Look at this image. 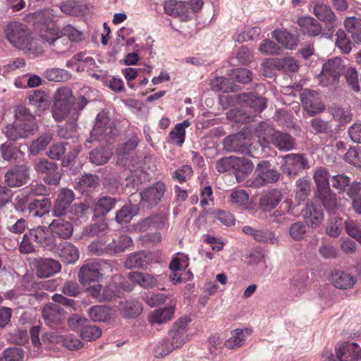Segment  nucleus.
<instances>
[{
  "mask_svg": "<svg viewBox=\"0 0 361 361\" xmlns=\"http://www.w3.org/2000/svg\"><path fill=\"white\" fill-rule=\"evenodd\" d=\"M50 12L48 9L36 11L33 14V18L35 23L42 25L39 30V37L50 45L53 47V51L56 53L64 51L61 44L67 47V39H61V33L60 29L53 22Z\"/></svg>",
  "mask_w": 361,
  "mask_h": 361,
  "instance_id": "f257e3e1",
  "label": "nucleus"
},
{
  "mask_svg": "<svg viewBox=\"0 0 361 361\" xmlns=\"http://www.w3.org/2000/svg\"><path fill=\"white\" fill-rule=\"evenodd\" d=\"M6 37L15 47L32 51V38L27 27L19 22H12L5 28Z\"/></svg>",
  "mask_w": 361,
  "mask_h": 361,
  "instance_id": "f03ea898",
  "label": "nucleus"
},
{
  "mask_svg": "<svg viewBox=\"0 0 361 361\" xmlns=\"http://www.w3.org/2000/svg\"><path fill=\"white\" fill-rule=\"evenodd\" d=\"M259 137L272 143L281 151H289L294 149L295 139L286 133L275 131L266 123H261L257 130Z\"/></svg>",
  "mask_w": 361,
  "mask_h": 361,
  "instance_id": "7ed1b4c3",
  "label": "nucleus"
},
{
  "mask_svg": "<svg viewBox=\"0 0 361 361\" xmlns=\"http://www.w3.org/2000/svg\"><path fill=\"white\" fill-rule=\"evenodd\" d=\"M109 117L104 111L99 112L95 120L94 126L91 131L90 137L87 141L91 142L97 140H105L111 142L117 135L118 130L109 124Z\"/></svg>",
  "mask_w": 361,
  "mask_h": 361,
  "instance_id": "20e7f679",
  "label": "nucleus"
},
{
  "mask_svg": "<svg viewBox=\"0 0 361 361\" xmlns=\"http://www.w3.org/2000/svg\"><path fill=\"white\" fill-rule=\"evenodd\" d=\"M312 13L324 24L323 35L331 37L339 23L331 8L324 3L317 1L312 7Z\"/></svg>",
  "mask_w": 361,
  "mask_h": 361,
  "instance_id": "39448f33",
  "label": "nucleus"
},
{
  "mask_svg": "<svg viewBox=\"0 0 361 361\" xmlns=\"http://www.w3.org/2000/svg\"><path fill=\"white\" fill-rule=\"evenodd\" d=\"M255 173L257 174L256 176L249 181V185L255 188L277 182L281 175L276 169L271 167L269 161L259 162Z\"/></svg>",
  "mask_w": 361,
  "mask_h": 361,
  "instance_id": "423d86ee",
  "label": "nucleus"
},
{
  "mask_svg": "<svg viewBox=\"0 0 361 361\" xmlns=\"http://www.w3.org/2000/svg\"><path fill=\"white\" fill-rule=\"evenodd\" d=\"M345 65L341 59L335 57L329 59L322 67V71L319 75V82L323 86L334 85L339 80L341 73L343 71Z\"/></svg>",
  "mask_w": 361,
  "mask_h": 361,
  "instance_id": "0eeeda50",
  "label": "nucleus"
},
{
  "mask_svg": "<svg viewBox=\"0 0 361 361\" xmlns=\"http://www.w3.org/2000/svg\"><path fill=\"white\" fill-rule=\"evenodd\" d=\"M165 192L166 185L163 182L154 183L140 192L141 207L147 209L155 207L161 202Z\"/></svg>",
  "mask_w": 361,
  "mask_h": 361,
  "instance_id": "6e6552de",
  "label": "nucleus"
},
{
  "mask_svg": "<svg viewBox=\"0 0 361 361\" xmlns=\"http://www.w3.org/2000/svg\"><path fill=\"white\" fill-rule=\"evenodd\" d=\"M37 130V125L23 124L15 121L12 124L7 125L4 128L3 133L8 140L16 141L33 135Z\"/></svg>",
  "mask_w": 361,
  "mask_h": 361,
  "instance_id": "1a4fd4ad",
  "label": "nucleus"
},
{
  "mask_svg": "<svg viewBox=\"0 0 361 361\" xmlns=\"http://www.w3.org/2000/svg\"><path fill=\"white\" fill-rule=\"evenodd\" d=\"M32 264L38 278H49L61 270V263L53 258H34Z\"/></svg>",
  "mask_w": 361,
  "mask_h": 361,
  "instance_id": "9d476101",
  "label": "nucleus"
},
{
  "mask_svg": "<svg viewBox=\"0 0 361 361\" xmlns=\"http://www.w3.org/2000/svg\"><path fill=\"white\" fill-rule=\"evenodd\" d=\"M190 322V319L187 317L180 318L169 331L167 338L176 349L180 348L189 340L188 326Z\"/></svg>",
  "mask_w": 361,
  "mask_h": 361,
  "instance_id": "9b49d317",
  "label": "nucleus"
},
{
  "mask_svg": "<svg viewBox=\"0 0 361 361\" xmlns=\"http://www.w3.org/2000/svg\"><path fill=\"white\" fill-rule=\"evenodd\" d=\"M35 169L39 173L46 174L44 180L48 185L59 184L61 174L58 171V165L56 163L49 161L45 158H39L35 164Z\"/></svg>",
  "mask_w": 361,
  "mask_h": 361,
  "instance_id": "f8f14e48",
  "label": "nucleus"
},
{
  "mask_svg": "<svg viewBox=\"0 0 361 361\" xmlns=\"http://www.w3.org/2000/svg\"><path fill=\"white\" fill-rule=\"evenodd\" d=\"M102 262L92 261L83 264L78 274L79 282L85 286L91 282L97 281L102 278Z\"/></svg>",
  "mask_w": 361,
  "mask_h": 361,
  "instance_id": "ddd939ff",
  "label": "nucleus"
},
{
  "mask_svg": "<svg viewBox=\"0 0 361 361\" xmlns=\"http://www.w3.org/2000/svg\"><path fill=\"white\" fill-rule=\"evenodd\" d=\"M250 140L243 133H238L226 137L224 140V149L230 152L250 154Z\"/></svg>",
  "mask_w": 361,
  "mask_h": 361,
  "instance_id": "4468645a",
  "label": "nucleus"
},
{
  "mask_svg": "<svg viewBox=\"0 0 361 361\" xmlns=\"http://www.w3.org/2000/svg\"><path fill=\"white\" fill-rule=\"evenodd\" d=\"M283 171L289 176H295L302 170L310 168L308 160L300 154H290L284 157Z\"/></svg>",
  "mask_w": 361,
  "mask_h": 361,
  "instance_id": "2eb2a0df",
  "label": "nucleus"
},
{
  "mask_svg": "<svg viewBox=\"0 0 361 361\" xmlns=\"http://www.w3.org/2000/svg\"><path fill=\"white\" fill-rule=\"evenodd\" d=\"M314 196L330 215L334 214L340 207L339 199L331 188L314 190Z\"/></svg>",
  "mask_w": 361,
  "mask_h": 361,
  "instance_id": "dca6fc26",
  "label": "nucleus"
},
{
  "mask_svg": "<svg viewBox=\"0 0 361 361\" xmlns=\"http://www.w3.org/2000/svg\"><path fill=\"white\" fill-rule=\"evenodd\" d=\"M301 102L305 110L310 116L324 110V105L315 91L305 90L301 95Z\"/></svg>",
  "mask_w": 361,
  "mask_h": 361,
  "instance_id": "f3484780",
  "label": "nucleus"
},
{
  "mask_svg": "<svg viewBox=\"0 0 361 361\" xmlns=\"http://www.w3.org/2000/svg\"><path fill=\"white\" fill-rule=\"evenodd\" d=\"M29 178V169L24 165L9 169L4 175V180L9 187H20L25 184Z\"/></svg>",
  "mask_w": 361,
  "mask_h": 361,
  "instance_id": "a211bd4d",
  "label": "nucleus"
},
{
  "mask_svg": "<svg viewBox=\"0 0 361 361\" xmlns=\"http://www.w3.org/2000/svg\"><path fill=\"white\" fill-rule=\"evenodd\" d=\"M340 361H357L361 359V348L355 343L343 342L336 348Z\"/></svg>",
  "mask_w": 361,
  "mask_h": 361,
  "instance_id": "6ab92c4d",
  "label": "nucleus"
},
{
  "mask_svg": "<svg viewBox=\"0 0 361 361\" xmlns=\"http://www.w3.org/2000/svg\"><path fill=\"white\" fill-rule=\"evenodd\" d=\"M303 219L307 226L316 228L323 221V210L320 206L314 204L312 202H308L303 210Z\"/></svg>",
  "mask_w": 361,
  "mask_h": 361,
  "instance_id": "aec40b11",
  "label": "nucleus"
},
{
  "mask_svg": "<svg viewBox=\"0 0 361 361\" xmlns=\"http://www.w3.org/2000/svg\"><path fill=\"white\" fill-rule=\"evenodd\" d=\"M28 233L36 243L44 247L51 249L56 245L55 237L49 228L39 226L30 229Z\"/></svg>",
  "mask_w": 361,
  "mask_h": 361,
  "instance_id": "412c9836",
  "label": "nucleus"
},
{
  "mask_svg": "<svg viewBox=\"0 0 361 361\" xmlns=\"http://www.w3.org/2000/svg\"><path fill=\"white\" fill-rule=\"evenodd\" d=\"M42 317L47 325L56 326L64 317L63 309L59 304L49 303L42 310Z\"/></svg>",
  "mask_w": 361,
  "mask_h": 361,
  "instance_id": "4be33fe9",
  "label": "nucleus"
},
{
  "mask_svg": "<svg viewBox=\"0 0 361 361\" xmlns=\"http://www.w3.org/2000/svg\"><path fill=\"white\" fill-rule=\"evenodd\" d=\"M74 198L75 195L72 190L63 188L59 193L55 202L53 209L54 215L56 216L63 215L74 200Z\"/></svg>",
  "mask_w": 361,
  "mask_h": 361,
  "instance_id": "5701e85b",
  "label": "nucleus"
},
{
  "mask_svg": "<svg viewBox=\"0 0 361 361\" xmlns=\"http://www.w3.org/2000/svg\"><path fill=\"white\" fill-rule=\"evenodd\" d=\"M51 233L63 239L69 238L73 232V225L70 219L59 217L54 219L49 226Z\"/></svg>",
  "mask_w": 361,
  "mask_h": 361,
  "instance_id": "b1692460",
  "label": "nucleus"
},
{
  "mask_svg": "<svg viewBox=\"0 0 361 361\" xmlns=\"http://www.w3.org/2000/svg\"><path fill=\"white\" fill-rule=\"evenodd\" d=\"M298 25L304 35L310 37H316L322 32L321 24L314 18L302 16L298 19Z\"/></svg>",
  "mask_w": 361,
  "mask_h": 361,
  "instance_id": "393cba45",
  "label": "nucleus"
},
{
  "mask_svg": "<svg viewBox=\"0 0 361 361\" xmlns=\"http://www.w3.org/2000/svg\"><path fill=\"white\" fill-rule=\"evenodd\" d=\"M283 195L278 190H271L264 193L259 202V208L264 212H269L276 208L282 200Z\"/></svg>",
  "mask_w": 361,
  "mask_h": 361,
  "instance_id": "a878e982",
  "label": "nucleus"
},
{
  "mask_svg": "<svg viewBox=\"0 0 361 361\" xmlns=\"http://www.w3.org/2000/svg\"><path fill=\"white\" fill-rule=\"evenodd\" d=\"M133 245V240L127 235H121L106 245L108 255H117L124 252Z\"/></svg>",
  "mask_w": 361,
  "mask_h": 361,
  "instance_id": "bb28decb",
  "label": "nucleus"
},
{
  "mask_svg": "<svg viewBox=\"0 0 361 361\" xmlns=\"http://www.w3.org/2000/svg\"><path fill=\"white\" fill-rule=\"evenodd\" d=\"M243 232L252 236L259 243H274L276 238L274 233L269 230H257L251 226H245L243 228Z\"/></svg>",
  "mask_w": 361,
  "mask_h": 361,
  "instance_id": "cd10ccee",
  "label": "nucleus"
},
{
  "mask_svg": "<svg viewBox=\"0 0 361 361\" xmlns=\"http://www.w3.org/2000/svg\"><path fill=\"white\" fill-rule=\"evenodd\" d=\"M164 11L169 16L186 19L188 4L176 0H167L164 4Z\"/></svg>",
  "mask_w": 361,
  "mask_h": 361,
  "instance_id": "c85d7f7f",
  "label": "nucleus"
},
{
  "mask_svg": "<svg viewBox=\"0 0 361 361\" xmlns=\"http://www.w3.org/2000/svg\"><path fill=\"white\" fill-rule=\"evenodd\" d=\"M167 218L162 213L153 214L146 217L137 224V228L142 231H147L149 228H160L164 226Z\"/></svg>",
  "mask_w": 361,
  "mask_h": 361,
  "instance_id": "c756f323",
  "label": "nucleus"
},
{
  "mask_svg": "<svg viewBox=\"0 0 361 361\" xmlns=\"http://www.w3.org/2000/svg\"><path fill=\"white\" fill-rule=\"evenodd\" d=\"M128 279L144 288H152L158 284L157 279L147 273L133 271L128 274Z\"/></svg>",
  "mask_w": 361,
  "mask_h": 361,
  "instance_id": "7c9ffc66",
  "label": "nucleus"
},
{
  "mask_svg": "<svg viewBox=\"0 0 361 361\" xmlns=\"http://www.w3.org/2000/svg\"><path fill=\"white\" fill-rule=\"evenodd\" d=\"M272 37L284 48L295 49L298 46V40L290 32L286 30H275L271 33Z\"/></svg>",
  "mask_w": 361,
  "mask_h": 361,
  "instance_id": "2f4dec72",
  "label": "nucleus"
},
{
  "mask_svg": "<svg viewBox=\"0 0 361 361\" xmlns=\"http://www.w3.org/2000/svg\"><path fill=\"white\" fill-rule=\"evenodd\" d=\"M250 334L247 329H237L231 332V336L224 342V345L228 349H237L241 347L245 338Z\"/></svg>",
  "mask_w": 361,
  "mask_h": 361,
  "instance_id": "473e14b6",
  "label": "nucleus"
},
{
  "mask_svg": "<svg viewBox=\"0 0 361 361\" xmlns=\"http://www.w3.org/2000/svg\"><path fill=\"white\" fill-rule=\"evenodd\" d=\"M51 207V201L47 197L35 200L28 205L29 214L34 217H42L47 214Z\"/></svg>",
  "mask_w": 361,
  "mask_h": 361,
  "instance_id": "72a5a7b5",
  "label": "nucleus"
},
{
  "mask_svg": "<svg viewBox=\"0 0 361 361\" xmlns=\"http://www.w3.org/2000/svg\"><path fill=\"white\" fill-rule=\"evenodd\" d=\"M313 180L315 184V190L329 188V173L325 167H317L313 172Z\"/></svg>",
  "mask_w": 361,
  "mask_h": 361,
  "instance_id": "f704fd0d",
  "label": "nucleus"
},
{
  "mask_svg": "<svg viewBox=\"0 0 361 361\" xmlns=\"http://www.w3.org/2000/svg\"><path fill=\"white\" fill-rule=\"evenodd\" d=\"M356 282V279L345 272H336L332 276V283L340 289L351 288Z\"/></svg>",
  "mask_w": 361,
  "mask_h": 361,
  "instance_id": "c9c22d12",
  "label": "nucleus"
},
{
  "mask_svg": "<svg viewBox=\"0 0 361 361\" xmlns=\"http://www.w3.org/2000/svg\"><path fill=\"white\" fill-rule=\"evenodd\" d=\"M138 142L139 138L137 136H133L126 142L120 145L116 149V164H121L123 161L125 156L134 150L137 147Z\"/></svg>",
  "mask_w": 361,
  "mask_h": 361,
  "instance_id": "e433bc0d",
  "label": "nucleus"
},
{
  "mask_svg": "<svg viewBox=\"0 0 361 361\" xmlns=\"http://www.w3.org/2000/svg\"><path fill=\"white\" fill-rule=\"evenodd\" d=\"M59 256L65 263L72 264L78 259L79 252L73 244L66 242L62 245Z\"/></svg>",
  "mask_w": 361,
  "mask_h": 361,
  "instance_id": "4c0bfd02",
  "label": "nucleus"
},
{
  "mask_svg": "<svg viewBox=\"0 0 361 361\" xmlns=\"http://www.w3.org/2000/svg\"><path fill=\"white\" fill-rule=\"evenodd\" d=\"M123 315L128 318L139 316L142 312V305L137 300H126L120 305Z\"/></svg>",
  "mask_w": 361,
  "mask_h": 361,
  "instance_id": "58836bf2",
  "label": "nucleus"
},
{
  "mask_svg": "<svg viewBox=\"0 0 361 361\" xmlns=\"http://www.w3.org/2000/svg\"><path fill=\"white\" fill-rule=\"evenodd\" d=\"M116 204V200L111 197H102L94 204V212L96 215L104 216L109 212Z\"/></svg>",
  "mask_w": 361,
  "mask_h": 361,
  "instance_id": "ea45409f",
  "label": "nucleus"
},
{
  "mask_svg": "<svg viewBox=\"0 0 361 361\" xmlns=\"http://www.w3.org/2000/svg\"><path fill=\"white\" fill-rule=\"evenodd\" d=\"M174 306L158 309L151 314L149 321L151 323L161 324L166 322L172 318L174 314Z\"/></svg>",
  "mask_w": 361,
  "mask_h": 361,
  "instance_id": "a19ab883",
  "label": "nucleus"
},
{
  "mask_svg": "<svg viewBox=\"0 0 361 361\" xmlns=\"http://www.w3.org/2000/svg\"><path fill=\"white\" fill-rule=\"evenodd\" d=\"M99 185V178L97 176L93 174H85L80 179L78 187L80 190L84 192H92Z\"/></svg>",
  "mask_w": 361,
  "mask_h": 361,
  "instance_id": "79ce46f5",
  "label": "nucleus"
},
{
  "mask_svg": "<svg viewBox=\"0 0 361 361\" xmlns=\"http://www.w3.org/2000/svg\"><path fill=\"white\" fill-rule=\"evenodd\" d=\"M295 197L300 202H304L310 195L311 182L305 178H299L295 183Z\"/></svg>",
  "mask_w": 361,
  "mask_h": 361,
  "instance_id": "37998d69",
  "label": "nucleus"
},
{
  "mask_svg": "<svg viewBox=\"0 0 361 361\" xmlns=\"http://www.w3.org/2000/svg\"><path fill=\"white\" fill-rule=\"evenodd\" d=\"M30 104L39 109H45L48 104L49 95L43 90H34L28 95Z\"/></svg>",
  "mask_w": 361,
  "mask_h": 361,
  "instance_id": "c03bdc74",
  "label": "nucleus"
},
{
  "mask_svg": "<svg viewBox=\"0 0 361 361\" xmlns=\"http://www.w3.org/2000/svg\"><path fill=\"white\" fill-rule=\"evenodd\" d=\"M147 263V255L141 251L130 254L125 262V267L130 269L141 268Z\"/></svg>",
  "mask_w": 361,
  "mask_h": 361,
  "instance_id": "a18cd8bd",
  "label": "nucleus"
},
{
  "mask_svg": "<svg viewBox=\"0 0 361 361\" xmlns=\"http://www.w3.org/2000/svg\"><path fill=\"white\" fill-rule=\"evenodd\" d=\"M52 140V135L50 133H45L33 140L30 146V152L33 155L38 154L44 150Z\"/></svg>",
  "mask_w": 361,
  "mask_h": 361,
  "instance_id": "49530a36",
  "label": "nucleus"
},
{
  "mask_svg": "<svg viewBox=\"0 0 361 361\" xmlns=\"http://www.w3.org/2000/svg\"><path fill=\"white\" fill-rule=\"evenodd\" d=\"M44 77L49 81L65 82L71 80L72 75L62 68H50L44 72Z\"/></svg>",
  "mask_w": 361,
  "mask_h": 361,
  "instance_id": "de8ad7c7",
  "label": "nucleus"
},
{
  "mask_svg": "<svg viewBox=\"0 0 361 361\" xmlns=\"http://www.w3.org/2000/svg\"><path fill=\"white\" fill-rule=\"evenodd\" d=\"M88 314L94 322H106L111 317L110 310L103 305H94L90 307Z\"/></svg>",
  "mask_w": 361,
  "mask_h": 361,
  "instance_id": "09e8293b",
  "label": "nucleus"
},
{
  "mask_svg": "<svg viewBox=\"0 0 361 361\" xmlns=\"http://www.w3.org/2000/svg\"><path fill=\"white\" fill-rule=\"evenodd\" d=\"M80 337L86 341H92L102 335V329L92 324H85L80 329Z\"/></svg>",
  "mask_w": 361,
  "mask_h": 361,
  "instance_id": "8fccbe9b",
  "label": "nucleus"
},
{
  "mask_svg": "<svg viewBox=\"0 0 361 361\" xmlns=\"http://www.w3.org/2000/svg\"><path fill=\"white\" fill-rule=\"evenodd\" d=\"M111 153L105 148H97L90 153V160L95 165L106 164L111 158Z\"/></svg>",
  "mask_w": 361,
  "mask_h": 361,
  "instance_id": "3c124183",
  "label": "nucleus"
},
{
  "mask_svg": "<svg viewBox=\"0 0 361 361\" xmlns=\"http://www.w3.org/2000/svg\"><path fill=\"white\" fill-rule=\"evenodd\" d=\"M211 87L216 92H228L235 90V85L224 77H218L212 80Z\"/></svg>",
  "mask_w": 361,
  "mask_h": 361,
  "instance_id": "603ef678",
  "label": "nucleus"
},
{
  "mask_svg": "<svg viewBox=\"0 0 361 361\" xmlns=\"http://www.w3.org/2000/svg\"><path fill=\"white\" fill-rule=\"evenodd\" d=\"M227 118L236 123H249L253 119V115L243 109H233L227 113Z\"/></svg>",
  "mask_w": 361,
  "mask_h": 361,
  "instance_id": "864d4df0",
  "label": "nucleus"
},
{
  "mask_svg": "<svg viewBox=\"0 0 361 361\" xmlns=\"http://www.w3.org/2000/svg\"><path fill=\"white\" fill-rule=\"evenodd\" d=\"M307 234V226L302 221H298L292 224L289 228V235L295 241L304 240Z\"/></svg>",
  "mask_w": 361,
  "mask_h": 361,
  "instance_id": "5fc2aeb1",
  "label": "nucleus"
},
{
  "mask_svg": "<svg viewBox=\"0 0 361 361\" xmlns=\"http://www.w3.org/2000/svg\"><path fill=\"white\" fill-rule=\"evenodd\" d=\"M16 122H20L23 124L37 125L35 116L30 112V110L24 106H18L15 110Z\"/></svg>",
  "mask_w": 361,
  "mask_h": 361,
  "instance_id": "6e6d98bb",
  "label": "nucleus"
},
{
  "mask_svg": "<svg viewBox=\"0 0 361 361\" xmlns=\"http://www.w3.org/2000/svg\"><path fill=\"white\" fill-rule=\"evenodd\" d=\"M20 152L17 147L8 142H6L0 145V153L4 161H11L16 159Z\"/></svg>",
  "mask_w": 361,
  "mask_h": 361,
  "instance_id": "4d7b16f0",
  "label": "nucleus"
},
{
  "mask_svg": "<svg viewBox=\"0 0 361 361\" xmlns=\"http://www.w3.org/2000/svg\"><path fill=\"white\" fill-rule=\"evenodd\" d=\"M133 205H125L123 206L120 210H118L115 216L116 221L118 224H127L129 223L133 216L135 215Z\"/></svg>",
  "mask_w": 361,
  "mask_h": 361,
  "instance_id": "13d9d810",
  "label": "nucleus"
},
{
  "mask_svg": "<svg viewBox=\"0 0 361 361\" xmlns=\"http://www.w3.org/2000/svg\"><path fill=\"white\" fill-rule=\"evenodd\" d=\"M311 131L314 134L329 133L331 127L329 122L320 118H314L310 121Z\"/></svg>",
  "mask_w": 361,
  "mask_h": 361,
  "instance_id": "bf43d9fd",
  "label": "nucleus"
},
{
  "mask_svg": "<svg viewBox=\"0 0 361 361\" xmlns=\"http://www.w3.org/2000/svg\"><path fill=\"white\" fill-rule=\"evenodd\" d=\"M71 105L67 103H56L54 102V105L52 109L53 117L56 121H60L66 118L71 108Z\"/></svg>",
  "mask_w": 361,
  "mask_h": 361,
  "instance_id": "052dcab7",
  "label": "nucleus"
},
{
  "mask_svg": "<svg viewBox=\"0 0 361 361\" xmlns=\"http://www.w3.org/2000/svg\"><path fill=\"white\" fill-rule=\"evenodd\" d=\"M237 157H223L216 162V169L219 173H225L232 169L235 170Z\"/></svg>",
  "mask_w": 361,
  "mask_h": 361,
  "instance_id": "680f3d73",
  "label": "nucleus"
},
{
  "mask_svg": "<svg viewBox=\"0 0 361 361\" xmlns=\"http://www.w3.org/2000/svg\"><path fill=\"white\" fill-rule=\"evenodd\" d=\"M176 348L172 345L170 342V340L167 338H164L155 348L154 350V356L158 358H161L167 355H169L171 352H172Z\"/></svg>",
  "mask_w": 361,
  "mask_h": 361,
  "instance_id": "e2e57ef3",
  "label": "nucleus"
},
{
  "mask_svg": "<svg viewBox=\"0 0 361 361\" xmlns=\"http://www.w3.org/2000/svg\"><path fill=\"white\" fill-rule=\"evenodd\" d=\"M345 79L349 87L355 92L360 91V85L358 81V74L356 69L353 67H349L344 73Z\"/></svg>",
  "mask_w": 361,
  "mask_h": 361,
  "instance_id": "0e129e2a",
  "label": "nucleus"
},
{
  "mask_svg": "<svg viewBox=\"0 0 361 361\" xmlns=\"http://www.w3.org/2000/svg\"><path fill=\"white\" fill-rule=\"evenodd\" d=\"M342 219L340 217H334L328 223L326 233L332 238L338 236L342 231Z\"/></svg>",
  "mask_w": 361,
  "mask_h": 361,
  "instance_id": "69168bd1",
  "label": "nucleus"
},
{
  "mask_svg": "<svg viewBox=\"0 0 361 361\" xmlns=\"http://www.w3.org/2000/svg\"><path fill=\"white\" fill-rule=\"evenodd\" d=\"M23 352L18 348H9L5 350L0 357V361H22Z\"/></svg>",
  "mask_w": 361,
  "mask_h": 361,
  "instance_id": "338daca9",
  "label": "nucleus"
},
{
  "mask_svg": "<svg viewBox=\"0 0 361 361\" xmlns=\"http://www.w3.org/2000/svg\"><path fill=\"white\" fill-rule=\"evenodd\" d=\"M350 182V178L343 173L331 176L332 186L338 190L339 193L345 191V188L349 185Z\"/></svg>",
  "mask_w": 361,
  "mask_h": 361,
  "instance_id": "774afa93",
  "label": "nucleus"
}]
</instances>
